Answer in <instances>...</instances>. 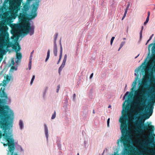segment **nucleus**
<instances>
[{
  "instance_id": "dca6fc26",
  "label": "nucleus",
  "mask_w": 155,
  "mask_h": 155,
  "mask_svg": "<svg viewBox=\"0 0 155 155\" xmlns=\"http://www.w3.org/2000/svg\"><path fill=\"white\" fill-rule=\"evenodd\" d=\"M65 64V63L62 62V64L61 65V66L58 69V73L60 75L61 74V72L62 71L63 68L64 67Z\"/></svg>"
},
{
  "instance_id": "f03ea898",
  "label": "nucleus",
  "mask_w": 155,
  "mask_h": 155,
  "mask_svg": "<svg viewBox=\"0 0 155 155\" xmlns=\"http://www.w3.org/2000/svg\"><path fill=\"white\" fill-rule=\"evenodd\" d=\"M125 101L123 104V107L125 110H123L122 112V116L120 117L119 119V122L120 123V129L122 134V136L118 140L117 143L119 144V142H122L125 148L128 147L127 141L129 139L130 133L128 130L127 123V115L126 110L129 108V106H126L125 105Z\"/></svg>"
},
{
  "instance_id": "8fccbe9b",
  "label": "nucleus",
  "mask_w": 155,
  "mask_h": 155,
  "mask_svg": "<svg viewBox=\"0 0 155 155\" xmlns=\"http://www.w3.org/2000/svg\"><path fill=\"white\" fill-rule=\"evenodd\" d=\"M143 26H142L141 27V31H143Z\"/></svg>"
},
{
  "instance_id": "3c124183",
  "label": "nucleus",
  "mask_w": 155,
  "mask_h": 155,
  "mask_svg": "<svg viewBox=\"0 0 155 155\" xmlns=\"http://www.w3.org/2000/svg\"><path fill=\"white\" fill-rule=\"evenodd\" d=\"M152 45H153V44H150L149 45V47H150V46H152Z\"/></svg>"
},
{
  "instance_id": "ea45409f",
  "label": "nucleus",
  "mask_w": 155,
  "mask_h": 155,
  "mask_svg": "<svg viewBox=\"0 0 155 155\" xmlns=\"http://www.w3.org/2000/svg\"><path fill=\"white\" fill-rule=\"evenodd\" d=\"M15 68V67L13 65L11 67V69L12 70H14Z\"/></svg>"
},
{
  "instance_id": "49530a36",
  "label": "nucleus",
  "mask_w": 155,
  "mask_h": 155,
  "mask_svg": "<svg viewBox=\"0 0 155 155\" xmlns=\"http://www.w3.org/2000/svg\"><path fill=\"white\" fill-rule=\"evenodd\" d=\"M152 38V36H150V37L149 39L148 40V41H150V40Z\"/></svg>"
},
{
  "instance_id": "de8ad7c7",
  "label": "nucleus",
  "mask_w": 155,
  "mask_h": 155,
  "mask_svg": "<svg viewBox=\"0 0 155 155\" xmlns=\"http://www.w3.org/2000/svg\"><path fill=\"white\" fill-rule=\"evenodd\" d=\"M129 92L128 91H127L126 92V94H125V95H127L128 93H129Z\"/></svg>"
},
{
  "instance_id": "bf43d9fd",
  "label": "nucleus",
  "mask_w": 155,
  "mask_h": 155,
  "mask_svg": "<svg viewBox=\"0 0 155 155\" xmlns=\"http://www.w3.org/2000/svg\"><path fill=\"white\" fill-rule=\"evenodd\" d=\"M135 74L136 75V73H135Z\"/></svg>"
},
{
  "instance_id": "6e6552de",
  "label": "nucleus",
  "mask_w": 155,
  "mask_h": 155,
  "mask_svg": "<svg viewBox=\"0 0 155 155\" xmlns=\"http://www.w3.org/2000/svg\"><path fill=\"white\" fill-rule=\"evenodd\" d=\"M38 1L36 2L35 4L33 5L31 14L29 15L31 17L30 19H33L36 16V11L38 9Z\"/></svg>"
},
{
  "instance_id": "2eb2a0df",
  "label": "nucleus",
  "mask_w": 155,
  "mask_h": 155,
  "mask_svg": "<svg viewBox=\"0 0 155 155\" xmlns=\"http://www.w3.org/2000/svg\"><path fill=\"white\" fill-rule=\"evenodd\" d=\"M44 126L45 129V134L47 137V138L48 139V127L46 124H44Z\"/></svg>"
},
{
  "instance_id": "6e6d98bb",
  "label": "nucleus",
  "mask_w": 155,
  "mask_h": 155,
  "mask_svg": "<svg viewBox=\"0 0 155 155\" xmlns=\"http://www.w3.org/2000/svg\"><path fill=\"white\" fill-rule=\"evenodd\" d=\"M149 41H148H148H147V43H148Z\"/></svg>"
},
{
  "instance_id": "9b49d317",
  "label": "nucleus",
  "mask_w": 155,
  "mask_h": 155,
  "mask_svg": "<svg viewBox=\"0 0 155 155\" xmlns=\"http://www.w3.org/2000/svg\"><path fill=\"white\" fill-rule=\"evenodd\" d=\"M146 152L147 154L146 155H155V150L154 149H146Z\"/></svg>"
},
{
  "instance_id": "aec40b11",
  "label": "nucleus",
  "mask_w": 155,
  "mask_h": 155,
  "mask_svg": "<svg viewBox=\"0 0 155 155\" xmlns=\"http://www.w3.org/2000/svg\"><path fill=\"white\" fill-rule=\"evenodd\" d=\"M128 6L126 9V10L125 11L124 15L122 18V20H123L124 19V18L125 17L126 15L127 14V11L128 10Z\"/></svg>"
},
{
  "instance_id": "9d476101",
  "label": "nucleus",
  "mask_w": 155,
  "mask_h": 155,
  "mask_svg": "<svg viewBox=\"0 0 155 155\" xmlns=\"http://www.w3.org/2000/svg\"><path fill=\"white\" fill-rule=\"evenodd\" d=\"M2 87L0 89V92H1V93L0 96L1 98H5V99H6V100L7 101V99H8V97L7 96V94L5 92V89L3 88L2 90Z\"/></svg>"
},
{
  "instance_id": "473e14b6",
  "label": "nucleus",
  "mask_w": 155,
  "mask_h": 155,
  "mask_svg": "<svg viewBox=\"0 0 155 155\" xmlns=\"http://www.w3.org/2000/svg\"><path fill=\"white\" fill-rule=\"evenodd\" d=\"M6 80L8 81H9L10 80V77L8 75H7L6 77Z\"/></svg>"
},
{
  "instance_id": "423d86ee",
  "label": "nucleus",
  "mask_w": 155,
  "mask_h": 155,
  "mask_svg": "<svg viewBox=\"0 0 155 155\" xmlns=\"http://www.w3.org/2000/svg\"><path fill=\"white\" fill-rule=\"evenodd\" d=\"M22 31L24 35H27L29 33L31 35H33L34 33V28L31 26L30 23L27 22L22 26Z\"/></svg>"
},
{
  "instance_id": "c756f323",
  "label": "nucleus",
  "mask_w": 155,
  "mask_h": 155,
  "mask_svg": "<svg viewBox=\"0 0 155 155\" xmlns=\"http://www.w3.org/2000/svg\"><path fill=\"white\" fill-rule=\"evenodd\" d=\"M133 94L131 93H130L128 96V101H130V97H131L133 96Z\"/></svg>"
},
{
  "instance_id": "e433bc0d",
  "label": "nucleus",
  "mask_w": 155,
  "mask_h": 155,
  "mask_svg": "<svg viewBox=\"0 0 155 155\" xmlns=\"http://www.w3.org/2000/svg\"><path fill=\"white\" fill-rule=\"evenodd\" d=\"M110 120V118H109L107 120V125L108 127L109 126Z\"/></svg>"
},
{
  "instance_id": "bb28decb",
  "label": "nucleus",
  "mask_w": 155,
  "mask_h": 155,
  "mask_svg": "<svg viewBox=\"0 0 155 155\" xmlns=\"http://www.w3.org/2000/svg\"><path fill=\"white\" fill-rule=\"evenodd\" d=\"M149 17H147L144 23V25H145L149 21Z\"/></svg>"
},
{
  "instance_id": "a211bd4d",
  "label": "nucleus",
  "mask_w": 155,
  "mask_h": 155,
  "mask_svg": "<svg viewBox=\"0 0 155 155\" xmlns=\"http://www.w3.org/2000/svg\"><path fill=\"white\" fill-rule=\"evenodd\" d=\"M50 51L49 50H48L47 52V56L46 58L45 59V62H47L48 60V59L49 57H50Z\"/></svg>"
},
{
  "instance_id": "6ab92c4d",
  "label": "nucleus",
  "mask_w": 155,
  "mask_h": 155,
  "mask_svg": "<svg viewBox=\"0 0 155 155\" xmlns=\"http://www.w3.org/2000/svg\"><path fill=\"white\" fill-rule=\"evenodd\" d=\"M133 84H134V85L133 86V87L131 89L132 91H133V90L135 88L136 85L137 84V79H136V80L134 81L133 82Z\"/></svg>"
},
{
  "instance_id": "f3484780",
  "label": "nucleus",
  "mask_w": 155,
  "mask_h": 155,
  "mask_svg": "<svg viewBox=\"0 0 155 155\" xmlns=\"http://www.w3.org/2000/svg\"><path fill=\"white\" fill-rule=\"evenodd\" d=\"M13 4L19 7L21 5V1L17 0L14 2Z\"/></svg>"
},
{
  "instance_id": "c85d7f7f",
  "label": "nucleus",
  "mask_w": 155,
  "mask_h": 155,
  "mask_svg": "<svg viewBox=\"0 0 155 155\" xmlns=\"http://www.w3.org/2000/svg\"><path fill=\"white\" fill-rule=\"evenodd\" d=\"M55 117H56V112L55 111H54V113L52 115V116L51 119H54L55 118Z\"/></svg>"
},
{
  "instance_id": "20e7f679",
  "label": "nucleus",
  "mask_w": 155,
  "mask_h": 155,
  "mask_svg": "<svg viewBox=\"0 0 155 155\" xmlns=\"http://www.w3.org/2000/svg\"><path fill=\"white\" fill-rule=\"evenodd\" d=\"M138 120L134 122V126L138 130V132L142 133L146 131H149L151 133H153L154 130L153 126L147 125L144 124V120L142 118L137 117Z\"/></svg>"
},
{
  "instance_id": "5fc2aeb1",
  "label": "nucleus",
  "mask_w": 155,
  "mask_h": 155,
  "mask_svg": "<svg viewBox=\"0 0 155 155\" xmlns=\"http://www.w3.org/2000/svg\"><path fill=\"white\" fill-rule=\"evenodd\" d=\"M153 136H154L155 135L154 134H153Z\"/></svg>"
},
{
  "instance_id": "f704fd0d",
  "label": "nucleus",
  "mask_w": 155,
  "mask_h": 155,
  "mask_svg": "<svg viewBox=\"0 0 155 155\" xmlns=\"http://www.w3.org/2000/svg\"><path fill=\"white\" fill-rule=\"evenodd\" d=\"M58 88L57 89V92L58 93L60 88V85L59 84L57 86Z\"/></svg>"
},
{
  "instance_id": "c03bdc74",
  "label": "nucleus",
  "mask_w": 155,
  "mask_h": 155,
  "mask_svg": "<svg viewBox=\"0 0 155 155\" xmlns=\"http://www.w3.org/2000/svg\"><path fill=\"white\" fill-rule=\"evenodd\" d=\"M150 137H151V140H153V137H152V136H150Z\"/></svg>"
},
{
  "instance_id": "4468645a",
  "label": "nucleus",
  "mask_w": 155,
  "mask_h": 155,
  "mask_svg": "<svg viewBox=\"0 0 155 155\" xmlns=\"http://www.w3.org/2000/svg\"><path fill=\"white\" fill-rule=\"evenodd\" d=\"M29 7L28 5L27 4H26L23 6V8L22 9L23 12H27L29 9Z\"/></svg>"
},
{
  "instance_id": "7c9ffc66",
  "label": "nucleus",
  "mask_w": 155,
  "mask_h": 155,
  "mask_svg": "<svg viewBox=\"0 0 155 155\" xmlns=\"http://www.w3.org/2000/svg\"><path fill=\"white\" fill-rule=\"evenodd\" d=\"M115 38V37H112L111 40H110V45H112L113 41H114V40Z\"/></svg>"
},
{
  "instance_id": "a19ab883",
  "label": "nucleus",
  "mask_w": 155,
  "mask_h": 155,
  "mask_svg": "<svg viewBox=\"0 0 155 155\" xmlns=\"http://www.w3.org/2000/svg\"><path fill=\"white\" fill-rule=\"evenodd\" d=\"M93 73H92L90 75V79H91L93 77Z\"/></svg>"
},
{
  "instance_id": "393cba45",
  "label": "nucleus",
  "mask_w": 155,
  "mask_h": 155,
  "mask_svg": "<svg viewBox=\"0 0 155 155\" xmlns=\"http://www.w3.org/2000/svg\"><path fill=\"white\" fill-rule=\"evenodd\" d=\"M125 42H124V41L122 42H121V44L120 45V47H119V49L118 50V51H119L120 50V49L123 46V45L125 44Z\"/></svg>"
},
{
  "instance_id": "4d7b16f0",
  "label": "nucleus",
  "mask_w": 155,
  "mask_h": 155,
  "mask_svg": "<svg viewBox=\"0 0 155 155\" xmlns=\"http://www.w3.org/2000/svg\"><path fill=\"white\" fill-rule=\"evenodd\" d=\"M78 155H79V153H78Z\"/></svg>"
},
{
  "instance_id": "79ce46f5",
  "label": "nucleus",
  "mask_w": 155,
  "mask_h": 155,
  "mask_svg": "<svg viewBox=\"0 0 155 155\" xmlns=\"http://www.w3.org/2000/svg\"><path fill=\"white\" fill-rule=\"evenodd\" d=\"M152 50H155V46H153L152 48Z\"/></svg>"
},
{
  "instance_id": "7ed1b4c3",
  "label": "nucleus",
  "mask_w": 155,
  "mask_h": 155,
  "mask_svg": "<svg viewBox=\"0 0 155 155\" xmlns=\"http://www.w3.org/2000/svg\"><path fill=\"white\" fill-rule=\"evenodd\" d=\"M7 101L6 99L0 98V126L1 127H7L8 123L5 120H12L13 112L6 104Z\"/></svg>"
},
{
  "instance_id": "1a4fd4ad",
  "label": "nucleus",
  "mask_w": 155,
  "mask_h": 155,
  "mask_svg": "<svg viewBox=\"0 0 155 155\" xmlns=\"http://www.w3.org/2000/svg\"><path fill=\"white\" fill-rule=\"evenodd\" d=\"M28 14L26 12H23L22 13H20L19 16V18L21 20H30L31 17L29 15V17H28Z\"/></svg>"
},
{
  "instance_id": "f8f14e48",
  "label": "nucleus",
  "mask_w": 155,
  "mask_h": 155,
  "mask_svg": "<svg viewBox=\"0 0 155 155\" xmlns=\"http://www.w3.org/2000/svg\"><path fill=\"white\" fill-rule=\"evenodd\" d=\"M11 8L12 10L14 12L15 11L16 13H17L19 10V7L13 3L12 4V5L11 6Z\"/></svg>"
},
{
  "instance_id": "ddd939ff",
  "label": "nucleus",
  "mask_w": 155,
  "mask_h": 155,
  "mask_svg": "<svg viewBox=\"0 0 155 155\" xmlns=\"http://www.w3.org/2000/svg\"><path fill=\"white\" fill-rule=\"evenodd\" d=\"M54 46L53 49V53L55 56H57L58 48L57 44L56 43H54Z\"/></svg>"
},
{
  "instance_id": "37998d69",
  "label": "nucleus",
  "mask_w": 155,
  "mask_h": 155,
  "mask_svg": "<svg viewBox=\"0 0 155 155\" xmlns=\"http://www.w3.org/2000/svg\"><path fill=\"white\" fill-rule=\"evenodd\" d=\"M142 31L141 30L140 32V37H141L142 35Z\"/></svg>"
},
{
  "instance_id": "4c0bfd02",
  "label": "nucleus",
  "mask_w": 155,
  "mask_h": 155,
  "mask_svg": "<svg viewBox=\"0 0 155 155\" xmlns=\"http://www.w3.org/2000/svg\"><path fill=\"white\" fill-rule=\"evenodd\" d=\"M11 64H12V65L13 66L15 64V62L13 60V59H12L11 61Z\"/></svg>"
},
{
  "instance_id": "4be33fe9",
  "label": "nucleus",
  "mask_w": 155,
  "mask_h": 155,
  "mask_svg": "<svg viewBox=\"0 0 155 155\" xmlns=\"http://www.w3.org/2000/svg\"><path fill=\"white\" fill-rule=\"evenodd\" d=\"M31 59H29V61L28 64V68L29 70H30L31 67Z\"/></svg>"
},
{
  "instance_id": "a878e982",
  "label": "nucleus",
  "mask_w": 155,
  "mask_h": 155,
  "mask_svg": "<svg viewBox=\"0 0 155 155\" xmlns=\"http://www.w3.org/2000/svg\"><path fill=\"white\" fill-rule=\"evenodd\" d=\"M35 75H33L32 77V78L31 79V82H30V84L31 85H32L33 83V82L35 79Z\"/></svg>"
},
{
  "instance_id": "13d9d810",
  "label": "nucleus",
  "mask_w": 155,
  "mask_h": 155,
  "mask_svg": "<svg viewBox=\"0 0 155 155\" xmlns=\"http://www.w3.org/2000/svg\"><path fill=\"white\" fill-rule=\"evenodd\" d=\"M3 81H5L4 80Z\"/></svg>"
},
{
  "instance_id": "2f4dec72",
  "label": "nucleus",
  "mask_w": 155,
  "mask_h": 155,
  "mask_svg": "<svg viewBox=\"0 0 155 155\" xmlns=\"http://www.w3.org/2000/svg\"><path fill=\"white\" fill-rule=\"evenodd\" d=\"M62 57V55H59V59L57 62V64H58L60 62Z\"/></svg>"
},
{
  "instance_id": "412c9836",
  "label": "nucleus",
  "mask_w": 155,
  "mask_h": 155,
  "mask_svg": "<svg viewBox=\"0 0 155 155\" xmlns=\"http://www.w3.org/2000/svg\"><path fill=\"white\" fill-rule=\"evenodd\" d=\"M19 125L20 129H22L23 128V124L22 121L21 120L19 121Z\"/></svg>"
},
{
  "instance_id": "864d4df0",
  "label": "nucleus",
  "mask_w": 155,
  "mask_h": 155,
  "mask_svg": "<svg viewBox=\"0 0 155 155\" xmlns=\"http://www.w3.org/2000/svg\"><path fill=\"white\" fill-rule=\"evenodd\" d=\"M110 107H111V106H110V105H109V106H108V108H110Z\"/></svg>"
},
{
  "instance_id": "c9c22d12",
  "label": "nucleus",
  "mask_w": 155,
  "mask_h": 155,
  "mask_svg": "<svg viewBox=\"0 0 155 155\" xmlns=\"http://www.w3.org/2000/svg\"><path fill=\"white\" fill-rule=\"evenodd\" d=\"M11 15L13 18H15L16 16L15 15V13H11Z\"/></svg>"
},
{
  "instance_id": "09e8293b",
  "label": "nucleus",
  "mask_w": 155,
  "mask_h": 155,
  "mask_svg": "<svg viewBox=\"0 0 155 155\" xmlns=\"http://www.w3.org/2000/svg\"><path fill=\"white\" fill-rule=\"evenodd\" d=\"M6 34L7 35H7V36H9V34H8V32H7L6 33Z\"/></svg>"
},
{
  "instance_id": "cd10ccee",
  "label": "nucleus",
  "mask_w": 155,
  "mask_h": 155,
  "mask_svg": "<svg viewBox=\"0 0 155 155\" xmlns=\"http://www.w3.org/2000/svg\"><path fill=\"white\" fill-rule=\"evenodd\" d=\"M62 48L61 43H60V55H62Z\"/></svg>"
},
{
  "instance_id": "f257e3e1",
  "label": "nucleus",
  "mask_w": 155,
  "mask_h": 155,
  "mask_svg": "<svg viewBox=\"0 0 155 155\" xmlns=\"http://www.w3.org/2000/svg\"><path fill=\"white\" fill-rule=\"evenodd\" d=\"M14 114L13 115L12 120H5V122L8 123V126L7 127H1L0 126V128L2 130V132L0 130V139L3 136L4 139L8 142L6 144H4V146H8V150L11 153V155H18L17 153H14L15 149V143L14 140L11 138L12 136V128L13 126V123L14 119Z\"/></svg>"
},
{
  "instance_id": "0eeeda50",
  "label": "nucleus",
  "mask_w": 155,
  "mask_h": 155,
  "mask_svg": "<svg viewBox=\"0 0 155 155\" xmlns=\"http://www.w3.org/2000/svg\"><path fill=\"white\" fill-rule=\"evenodd\" d=\"M141 91H140V90H139L138 91H135V94H137L138 93L142 95V99L140 100V102H137V104H138V105L139 106L141 105L142 106H144L145 105V101L147 100V97L144 96V93L143 91H144V90L143 89H142Z\"/></svg>"
},
{
  "instance_id": "39448f33",
  "label": "nucleus",
  "mask_w": 155,
  "mask_h": 155,
  "mask_svg": "<svg viewBox=\"0 0 155 155\" xmlns=\"http://www.w3.org/2000/svg\"><path fill=\"white\" fill-rule=\"evenodd\" d=\"M11 47L12 48L16 51V59H17V60L16 61V63H18L20 61V60L22 58V55L20 53H18V51H19L21 49V47L19 45L18 43L14 44H12L11 42H10L9 44L7 45L8 47Z\"/></svg>"
},
{
  "instance_id": "a18cd8bd",
  "label": "nucleus",
  "mask_w": 155,
  "mask_h": 155,
  "mask_svg": "<svg viewBox=\"0 0 155 155\" xmlns=\"http://www.w3.org/2000/svg\"><path fill=\"white\" fill-rule=\"evenodd\" d=\"M150 15V12H148V16H147V17H149V18Z\"/></svg>"
},
{
  "instance_id": "5701e85b",
  "label": "nucleus",
  "mask_w": 155,
  "mask_h": 155,
  "mask_svg": "<svg viewBox=\"0 0 155 155\" xmlns=\"http://www.w3.org/2000/svg\"><path fill=\"white\" fill-rule=\"evenodd\" d=\"M67 54H65L62 62L65 63L67 60Z\"/></svg>"
},
{
  "instance_id": "603ef678",
  "label": "nucleus",
  "mask_w": 155,
  "mask_h": 155,
  "mask_svg": "<svg viewBox=\"0 0 155 155\" xmlns=\"http://www.w3.org/2000/svg\"><path fill=\"white\" fill-rule=\"evenodd\" d=\"M139 54H138L137 57L135 58H136L139 56Z\"/></svg>"
},
{
  "instance_id": "58836bf2",
  "label": "nucleus",
  "mask_w": 155,
  "mask_h": 155,
  "mask_svg": "<svg viewBox=\"0 0 155 155\" xmlns=\"http://www.w3.org/2000/svg\"><path fill=\"white\" fill-rule=\"evenodd\" d=\"M76 97V94H74L73 95V98L74 100Z\"/></svg>"
},
{
  "instance_id": "72a5a7b5",
  "label": "nucleus",
  "mask_w": 155,
  "mask_h": 155,
  "mask_svg": "<svg viewBox=\"0 0 155 155\" xmlns=\"http://www.w3.org/2000/svg\"><path fill=\"white\" fill-rule=\"evenodd\" d=\"M34 52V50H33L32 52L31 53V54L30 57V59H32V55L33 54Z\"/></svg>"
},
{
  "instance_id": "b1692460",
  "label": "nucleus",
  "mask_w": 155,
  "mask_h": 155,
  "mask_svg": "<svg viewBox=\"0 0 155 155\" xmlns=\"http://www.w3.org/2000/svg\"><path fill=\"white\" fill-rule=\"evenodd\" d=\"M58 33H56L55 34V35H54V43H56V39H57V38H58Z\"/></svg>"
}]
</instances>
